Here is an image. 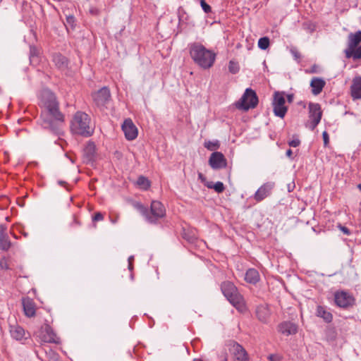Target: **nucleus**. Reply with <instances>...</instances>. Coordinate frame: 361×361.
Segmentation results:
<instances>
[{"instance_id": "f257e3e1", "label": "nucleus", "mask_w": 361, "mask_h": 361, "mask_svg": "<svg viewBox=\"0 0 361 361\" xmlns=\"http://www.w3.org/2000/svg\"><path fill=\"white\" fill-rule=\"evenodd\" d=\"M41 125L52 133L59 135L61 126L64 122V116L59 111V104L55 94L48 89L42 90L39 95Z\"/></svg>"}, {"instance_id": "f03ea898", "label": "nucleus", "mask_w": 361, "mask_h": 361, "mask_svg": "<svg viewBox=\"0 0 361 361\" xmlns=\"http://www.w3.org/2000/svg\"><path fill=\"white\" fill-rule=\"evenodd\" d=\"M190 55L198 66L203 69L210 68L214 63L216 54L200 43H192L189 47Z\"/></svg>"}, {"instance_id": "7ed1b4c3", "label": "nucleus", "mask_w": 361, "mask_h": 361, "mask_svg": "<svg viewBox=\"0 0 361 361\" xmlns=\"http://www.w3.org/2000/svg\"><path fill=\"white\" fill-rule=\"evenodd\" d=\"M221 288L224 296L240 312H246L247 307L244 298L233 283L224 281L221 283Z\"/></svg>"}, {"instance_id": "20e7f679", "label": "nucleus", "mask_w": 361, "mask_h": 361, "mask_svg": "<svg viewBox=\"0 0 361 361\" xmlns=\"http://www.w3.org/2000/svg\"><path fill=\"white\" fill-rule=\"evenodd\" d=\"M90 118L89 116L82 111L75 114L71 123V130L73 133L84 137H89L93 133L90 126Z\"/></svg>"}, {"instance_id": "39448f33", "label": "nucleus", "mask_w": 361, "mask_h": 361, "mask_svg": "<svg viewBox=\"0 0 361 361\" xmlns=\"http://www.w3.org/2000/svg\"><path fill=\"white\" fill-rule=\"evenodd\" d=\"M134 206L149 223H156L158 219L163 218L166 214L165 207L159 201L154 200L152 202L150 214L147 208L140 202H136Z\"/></svg>"}, {"instance_id": "423d86ee", "label": "nucleus", "mask_w": 361, "mask_h": 361, "mask_svg": "<svg viewBox=\"0 0 361 361\" xmlns=\"http://www.w3.org/2000/svg\"><path fill=\"white\" fill-rule=\"evenodd\" d=\"M258 104V97L256 92L250 88L245 90L240 99L236 103V107L239 109L247 111L254 109Z\"/></svg>"}, {"instance_id": "0eeeda50", "label": "nucleus", "mask_w": 361, "mask_h": 361, "mask_svg": "<svg viewBox=\"0 0 361 361\" xmlns=\"http://www.w3.org/2000/svg\"><path fill=\"white\" fill-rule=\"evenodd\" d=\"M285 104L286 100L283 93L276 92L272 102L273 111L275 116L281 118H284L288 111V107Z\"/></svg>"}, {"instance_id": "6e6552de", "label": "nucleus", "mask_w": 361, "mask_h": 361, "mask_svg": "<svg viewBox=\"0 0 361 361\" xmlns=\"http://www.w3.org/2000/svg\"><path fill=\"white\" fill-rule=\"evenodd\" d=\"M308 108L310 122L307 126L311 130H313L322 119V111L319 104L310 103Z\"/></svg>"}, {"instance_id": "1a4fd4ad", "label": "nucleus", "mask_w": 361, "mask_h": 361, "mask_svg": "<svg viewBox=\"0 0 361 361\" xmlns=\"http://www.w3.org/2000/svg\"><path fill=\"white\" fill-rule=\"evenodd\" d=\"M37 336L44 343H59L60 342L59 338L57 337L52 328L47 324L41 326Z\"/></svg>"}, {"instance_id": "9d476101", "label": "nucleus", "mask_w": 361, "mask_h": 361, "mask_svg": "<svg viewBox=\"0 0 361 361\" xmlns=\"http://www.w3.org/2000/svg\"><path fill=\"white\" fill-rule=\"evenodd\" d=\"M336 304L343 308L353 305L355 299L349 293L345 291L336 292L334 295Z\"/></svg>"}, {"instance_id": "9b49d317", "label": "nucleus", "mask_w": 361, "mask_h": 361, "mask_svg": "<svg viewBox=\"0 0 361 361\" xmlns=\"http://www.w3.org/2000/svg\"><path fill=\"white\" fill-rule=\"evenodd\" d=\"M209 164L213 169L218 170L226 167L227 160L221 152H214L209 159Z\"/></svg>"}, {"instance_id": "f8f14e48", "label": "nucleus", "mask_w": 361, "mask_h": 361, "mask_svg": "<svg viewBox=\"0 0 361 361\" xmlns=\"http://www.w3.org/2000/svg\"><path fill=\"white\" fill-rule=\"evenodd\" d=\"M274 188V183L267 182L262 185L254 195V199L256 202H259L270 196L271 191Z\"/></svg>"}, {"instance_id": "ddd939ff", "label": "nucleus", "mask_w": 361, "mask_h": 361, "mask_svg": "<svg viewBox=\"0 0 361 361\" xmlns=\"http://www.w3.org/2000/svg\"><path fill=\"white\" fill-rule=\"evenodd\" d=\"M128 140H133L137 137V128L130 118H126L121 126Z\"/></svg>"}, {"instance_id": "4468645a", "label": "nucleus", "mask_w": 361, "mask_h": 361, "mask_svg": "<svg viewBox=\"0 0 361 361\" xmlns=\"http://www.w3.org/2000/svg\"><path fill=\"white\" fill-rule=\"evenodd\" d=\"M10 334L11 336L22 343H25V341L30 338V335L28 332H26L24 329L18 324L10 325Z\"/></svg>"}, {"instance_id": "2eb2a0df", "label": "nucleus", "mask_w": 361, "mask_h": 361, "mask_svg": "<svg viewBox=\"0 0 361 361\" xmlns=\"http://www.w3.org/2000/svg\"><path fill=\"white\" fill-rule=\"evenodd\" d=\"M94 102L98 106H104L110 99L111 94L109 90L104 87L92 94Z\"/></svg>"}, {"instance_id": "dca6fc26", "label": "nucleus", "mask_w": 361, "mask_h": 361, "mask_svg": "<svg viewBox=\"0 0 361 361\" xmlns=\"http://www.w3.org/2000/svg\"><path fill=\"white\" fill-rule=\"evenodd\" d=\"M278 331L286 336L293 335L298 332V326L290 322H283L279 324Z\"/></svg>"}, {"instance_id": "f3484780", "label": "nucleus", "mask_w": 361, "mask_h": 361, "mask_svg": "<svg viewBox=\"0 0 361 361\" xmlns=\"http://www.w3.org/2000/svg\"><path fill=\"white\" fill-rule=\"evenodd\" d=\"M233 351L235 361H248L249 357L245 348L240 344L233 345Z\"/></svg>"}, {"instance_id": "a211bd4d", "label": "nucleus", "mask_w": 361, "mask_h": 361, "mask_svg": "<svg viewBox=\"0 0 361 361\" xmlns=\"http://www.w3.org/2000/svg\"><path fill=\"white\" fill-rule=\"evenodd\" d=\"M255 313L257 319L263 323H267L268 322L271 314L267 305H258L256 308Z\"/></svg>"}, {"instance_id": "6ab92c4d", "label": "nucleus", "mask_w": 361, "mask_h": 361, "mask_svg": "<svg viewBox=\"0 0 361 361\" xmlns=\"http://www.w3.org/2000/svg\"><path fill=\"white\" fill-rule=\"evenodd\" d=\"M23 307L25 314L28 317H32L35 315V305L32 300L27 298L23 299Z\"/></svg>"}, {"instance_id": "aec40b11", "label": "nucleus", "mask_w": 361, "mask_h": 361, "mask_svg": "<svg viewBox=\"0 0 361 361\" xmlns=\"http://www.w3.org/2000/svg\"><path fill=\"white\" fill-rule=\"evenodd\" d=\"M326 85L325 81L320 78H313L310 82L312 92L314 95L320 94Z\"/></svg>"}, {"instance_id": "412c9836", "label": "nucleus", "mask_w": 361, "mask_h": 361, "mask_svg": "<svg viewBox=\"0 0 361 361\" xmlns=\"http://www.w3.org/2000/svg\"><path fill=\"white\" fill-rule=\"evenodd\" d=\"M350 90L353 99H361V77H356L353 79Z\"/></svg>"}, {"instance_id": "4be33fe9", "label": "nucleus", "mask_w": 361, "mask_h": 361, "mask_svg": "<svg viewBox=\"0 0 361 361\" xmlns=\"http://www.w3.org/2000/svg\"><path fill=\"white\" fill-rule=\"evenodd\" d=\"M361 42V30L355 33H350L348 37V45L346 49H353L357 47Z\"/></svg>"}, {"instance_id": "5701e85b", "label": "nucleus", "mask_w": 361, "mask_h": 361, "mask_svg": "<svg viewBox=\"0 0 361 361\" xmlns=\"http://www.w3.org/2000/svg\"><path fill=\"white\" fill-rule=\"evenodd\" d=\"M260 279L259 274L255 269L251 268L247 270L245 276L246 282L256 284Z\"/></svg>"}, {"instance_id": "b1692460", "label": "nucleus", "mask_w": 361, "mask_h": 361, "mask_svg": "<svg viewBox=\"0 0 361 361\" xmlns=\"http://www.w3.org/2000/svg\"><path fill=\"white\" fill-rule=\"evenodd\" d=\"M344 53L347 59H361V45L353 49H345Z\"/></svg>"}, {"instance_id": "393cba45", "label": "nucleus", "mask_w": 361, "mask_h": 361, "mask_svg": "<svg viewBox=\"0 0 361 361\" xmlns=\"http://www.w3.org/2000/svg\"><path fill=\"white\" fill-rule=\"evenodd\" d=\"M316 314L317 317L322 318L328 323L331 322L333 319L332 314L321 305L317 306Z\"/></svg>"}, {"instance_id": "a878e982", "label": "nucleus", "mask_w": 361, "mask_h": 361, "mask_svg": "<svg viewBox=\"0 0 361 361\" xmlns=\"http://www.w3.org/2000/svg\"><path fill=\"white\" fill-rule=\"evenodd\" d=\"M53 61L59 68H64L67 66V59L60 54H56L53 56Z\"/></svg>"}, {"instance_id": "bb28decb", "label": "nucleus", "mask_w": 361, "mask_h": 361, "mask_svg": "<svg viewBox=\"0 0 361 361\" xmlns=\"http://www.w3.org/2000/svg\"><path fill=\"white\" fill-rule=\"evenodd\" d=\"M11 247V242L8 235L0 236V249L8 251Z\"/></svg>"}, {"instance_id": "cd10ccee", "label": "nucleus", "mask_w": 361, "mask_h": 361, "mask_svg": "<svg viewBox=\"0 0 361 361\" xmlns=\"http://www.w3.org/2000/svg\"><path fill=\"white\" fill-rule=\"evenodd\" d=\"M326 340L328 342H333L335 341L337 337V333L335 329L334 328H329L326 330Z\"/></svg>"}, {"instance_id": "c85d7f7f", "label": "nucleus", "mask_w": 361, "mask_h": 361, "mask_svg": "<svg viewBox=\"0 0 361 361\" xmlns=\"http://www.w3.org/2000/svg\"><path fill=\"white\" fill-rule=\"evenodd\" d=\"M204 147L205 148H207L208 150L214 151L219 148L220 144L218 140H215V141L208 140V141L204 142Z\"/></svg>"}, {"instance_id": "c756f323", "label": "nucleus", "mask_w": 361, "mask_h": 361, "mask_svg": "<svg viewBox=\"0 0 361 361\" xmlns=\"http://www.w3.org/2000/svg\"><path fill=\"white\" fill-rule=\"evenodd\" d=\"M137 184L144 190H147L150 187L149 180L142 176L137 178Z\"/></svg>"}, {"instance_id": "7c9ffc66", "label": "nucleus", "mask_w": 361, "mask_h": 361, "mask_svg": "<svg viewBox=\"0 0 361 361\" xmlns=\"http://www.w3.org/2000/svg\"><path fill=\"white\" fill-rule=\"evenodd\" d=\"M269 46V39L267 37H261L258 41V47L262 49H267Z\"/></svg>"}, {"instance_id": "2f4dec72", "label": "nucleus", "mask_w": 361, "mask_h": 361, "mask_svg": "<svg viewBox=\"0 0 361 361\" xmlns=\"http://www.w3.org/2000/svg\"><path fill=\"white\" fill-rule=\"evenodd\" d=\"M228 70L233 74L237 73L239 71L238 63L233 61H230L228 64Z\"/></svg>"}, {"instance_id": "473e14b6", "label": "nucleus", "mask_w": 361, "mask_h": 361, "mask_svg": "<svg viewBox=\"0 0 361 361\" xmlns=\"http://www.w3.org/2000/svg\"><path fill=\"white\" fill-rule=\"evenodd\" d=\"M94 149H95V145H94V143L89 142L85 149V152L88 154V156L90 158L92 157L93 154L94 153Z\"/></svg>"}, {"instance_id": "72a5a7b5", "label": "nucleus", "mask_w": 361, "mask_h": 361, "mask_svg": "<svg viewBox=\"0 0 361 361\" xmlns=\"http://www.w3.org/2000/svg\"><path fill=\"white\" fill-rule=\"evenodd\" d=\"M213 189H214V190L218 193H221L224 192L225 188L222 182L218 181L214 185Z\"/></svg>"}, {"instance_id": "f704fd0d", "label": "nucleus", "mask_w": 361, "mask_h": 361, "mask_svg": "<svg viewBox=\"0 0 361 361\" xmlns=\"http://www.w3.org/2000/svg\"><path fill=\"white\" fill-rule=\"evenodd\" d=\"M200 5H201L202 8L206 13H209L212 11L211 6L209 4H207L204 0L200 1Z\"/></svg>"}, {"instance_id": "c9c22d12", "label": "nucleus", "mask_w": 361, "mask_h": 361, "mask_svg": "<svg viewBox=\"0 0 361 361\" xmlns=\"http://www.w3.org/2000/svg\"><path fill=\"white\" fill-rule=\"evenodd\" d=\"M300 145V140L298 137H293L291 140L288 142V145L290 147H296Z\"/></svg>"}, {"instance_id": "e433bc0d", "label": "nucleus", "mask_w": 361, "mask_h": 361, "mask_svg": "<svg viewBox=\"0 0 361 361\" xmlns=\"http://www.w3.org/2000/svg\"><path fill=\"white\" fill-rule=\"evenodd\" d=\"M282 358V356L278 354H271L268 357L270 361H281Z\"/></svg>"}, {"instance_id": "4c0bfd02", "label": "nucleus", "mask_w": 361, "mask_h": 361, "mask_svg": "<svg viewBox=\"0 0 361 361\" xmlns=\"http://www.w3.org/2000/svg\"><path fill=\"white\" fill-rule=\"evenodd\" d=\"M66 23L70 27H73L75 25V18L73 16H68L66 17Z\"/></svg>"}, {"instance_id": "58836bf2", "label": "nucleus", "mask_w": 361, "mask_h": 361, "mask_svg": "<svg viewBox=\"0 0 361 361\" xmlns=\"http://www.w3.org/2000/svg\"><path fill=\"white\" fill-rule=\"evenodd\" d=\"M104 219V215L101 212H97L92 217L93 221H102Z\"/></svg>"}, {"instance_id": "ea45409f", "label": "nucleus", "mask_w": 361, "mask_h": 361, "mask_svg": "<svg viewBox=\"0 0 361 361\" xmlns=\"http://www.w3.org/2000/svg\"><path fill=\"white\" fill-rule=\"evenodd\" d=\"M0 268H1V269H5V270H8V269H10V268H9V266H8V263H7L6 259H2L1 260V262H0Z\"/></svg>"}, {"instance_id": "a19ab883", "label": "nucleus", "mask_w": 361, "mask_h": 361, "mask_svg": "<svg viewBox=\"0 0 361 361\" xmlns=\"http://www.w3.org/2000/svg\"><path fill=\"white\" fill-rule=\"evenodd\" d=\"M322 137L324 140V144L325 146H326L329 142V137L328 133L326 131H324L322 133Z\"/></svg>"}, {"instance_id": "79ce46f5", "label": "nucleus", "mask_w": 361, "mask_h": 361, "mask_svg": "<svg viewBox=\"0 0 361 361\" xmlns=\"http://www.w3.org/2000/svg\"><path fill=\"white\" fill-rule=\"evenodd\" d=\"M6 231H7V227L4 224H1L0 225V236H1L2 235H8L6 233Z\"/></svg>"}, {"instance_id": "37998d69", "label": "nucleus", "mask_w": 361, "mask_h": 361, "mask_svg": "<svg viewBox=\"0 0 361 361\" xmlns=\"http://www.w3.org/2000/svg\"><path fill=\"white\" fill-rule=\"evenodd\" d=\"M339 228H340V230L345 235H350V230L345 227V226H343L341 225L339 226Z\"/></svg>"}, {"instance_id": "c03bdc74", "label": "nucleus", "mask_w": 361, "mask_h": 361, "mask_svg": "<svg viewBox=\"0 0 361 361\" xmlns=\"http://www.w3.org/2000/svg\"><path fill=\"white\" fill-rule=\"evenodd\" d=\"M294 188H295L294 182H292V183H290V184L288 185V190L289 192L293 191Z\"/></svg>"}, {"instance_id": "a18cd8bd", "label": "nucleus", "mask_w": 361, "mask_h": 361, "mask_svg": "<svg viewBox=\"0 0 361 361\" xmlns=\"http://www.w3.org/2000/svg\"><path fill=\"white\" fill-rule=\"evenodd\" d=\"M286 154L288 157H292V154H293V152L290 149H288L286 152Z\"/></svg>"}, {"instance_id": "49530a36", "label": "nucleus", "mask_w": 361, "mask_h": 361, "mask_svg": "<svg viewBox=\"0 0 361 361\" xmlns=\"http://www.w3.org/2000/svg\"><path fill=\"white\" fill-rule=\"evenodd\" d=\"M214 184H213L212 182H207L205 183V185L208 188H213V186H214Z\"/></svg>"}, {"instance_id": "de8ad7c7", "label": "nucleus", "mask_w": 361, "mask_h": 361, "mask_svg": "<svg viewBox=\"0 0 361 361\" xmlns=\"http://www.w3.org/2000/svg\"><path fill=\"white\" fill-rule=\"evenodd\" d=\"M288 102L291 103L293 102V94H288L287 96Z\"/></svg>"}, {"instance_id": "09e8293b", "label": "nucleus", "mask_w": 361, "mask_h": 361, "mask_svg": "<svg viewBox=\"0 0 361 361\" xmlns=\"http://www.w3.org/2000/svg\"><path fill=\"white\" fill-rule=\"evenodd\" d=\"M198 177L202 182L205 180V178L204 177L202 173H200L198 174Z\"/></svg>"}, {"instance_id": "8fccbe9b", "label": "nucleus", "mask_w": 361, "mask_h": 361, "mask_svg": "<svg viewBox=\"0 0 361 361\" xmlns=\"http://www.w3.org/2000/svg\"><path fill=\"white\" fill-rule=\"evenodd\" d=\"M132 257H129L128 259V262H129V269H133V264H132V262H131V259H132Z\"/></svg>"}, {"instance_id": "3c124183", "label": "nucleus", "mask_w": 361, "mask_h": 361, "mask_svg": "<svg viewBox=\"0 0 361 361\" xmlns=\"http://www.w3.org/2000/svg\"><path fill=\"white\" fill-rule=\"evenodd\" d=\"M73 223L75 224V225H79V222L78 221L75 217L73 218Z\"/></svg>"}, {"instance_id": "603ef678", "label": "nucleus", "mask_w": 361, "mask_h": 361, "mask_svg": "<svg viewBox=\"0 0 361 361\" xmlns=\"http://www.w3.org/2000/svg\"><path fill=\"white\" fill-rule=\"evenodd\" d=\"M35 49L31 48V50H30L31 56H33L35 54Z\"/></svg>"}, {"instance_id": "864d4df0", "label": "nucleus", "mask_w": 361, "mask_h": 361, "mask_svg": "<svg viewBox=\"0 0 361 361\" xmlns=\"http://www.w3.org/2000/svg\"><path fill=\"white\" fill-rule=\"evenodd\" d=\"M358 188L361 191V183L358 185Z\"/></svg>"}, {"instance_id": "5fc2aeb1", "label": "nucleus", "mask_w": 361, "mask_h": 361, "mask_svg": "<svg viewBox=\"0 0 361 361\" xmlns=\"http://www.w3.org/2000/svg\"><path fill=\"white\" fill-rule=\"evenodd\" d=\"M111 221H112L113 223H115V222H116V219L111 220Z\"/></svg>"}, {"instance_id": "6e6d98bb", "label": "nucleus", "mask_w": 361, "mask_h": 361, "mask_svg": "<svg viewBox=\"0 0 361 361\" xmlns=\"http://www.w3.org/2000/svg\"><path fill=\"white\" fill-rule=\"evenodd\" d=\"M2 1V0H0V3Z\"/></svg>"}]
</instances>
